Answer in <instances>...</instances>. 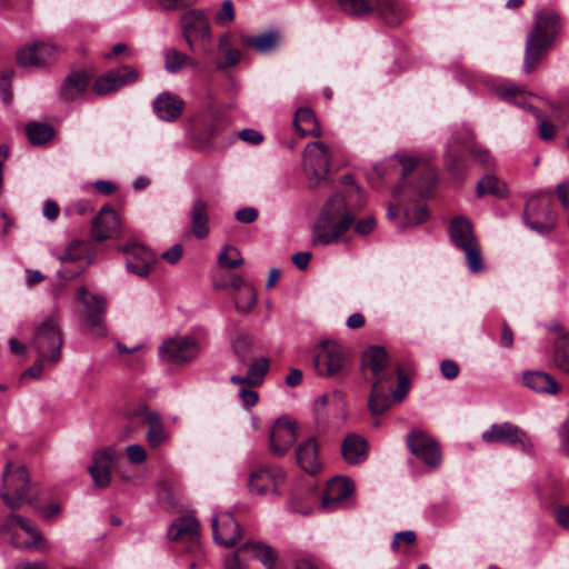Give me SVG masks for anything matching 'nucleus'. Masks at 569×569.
<instances>
[{
  "label": "nucleus",
  "instance_id": "obj_1",
  "mask_svg": "<svg viewBox=\"0 0 569 569\" xmlns=\"http://www.w3.org/2000/svg\"><path fill=\"white\" fill-rule=\"evenodd\" d=\"M365 206V192L353 187L346 194L335 193L323 204L312 231L313 246H328L337 242L355 223Z\"/></svg>",
  "mask_w": 569,
  "mask_h": 569
},
{
  "label": "nucleus",
  "instance_id": "obj_2",
  "mask_svg": "<svg viewBox=\"0 0 569 569\" xmlns=\"http://www.w3.org/2000/svg\"><path fill=\"white\" fill-rule=\"evenodd\" d=\"M561 29L560 14L552 9L535 12V23L525 43L523 71L531 73L547 54Z\"/></svg>",
  "mask_w": 569,
  "mask_h": 569
},
{
  "label": "nucleus",
  "instance_id": "obj_3",
  "mask_svg": "<svg viewBox=\"0 0 569 569\" xmlns=\"http://www.w3.org/2000/svg\"><path fill=\"white\" fill-rule=\"evenodd\" d=\"M461 148L467 149L469 154L480 164L485 167L492 164L489 151L475 142V134L471 129L465 128L462 132L453 133L447 144L446 166L455 177H460L466 170Z\"/></svg>",
  "mask_w": 569,
  "mask_h": 569
},
{
  "label": "nucleus",
  "instance_id": "obj_4",
  "mask_svg": "<svg viewBox=\"0 0 569 569\" xmlns=\"http://www.w3.org/2000/svg\"><path fill=\"white\" fill-rule=\"evenodd\" d=\"M30 479L24 466L8 462L2 472L0 498L10 509H18L31 500L29 498Z\"/></svg>",
  "mask_w": 569,
  "mask_h": 569
},
{
  "label": "nucleus",
  "instance_id": "obj_5",
  "mask_svg": "<svg viewBox=\"0 0 569 569\" xmlns=\"http://www.w3.org/2000/svg\"><path fill=\"white\" fill-rule=\"evenodd\" d=\"M62 346L63 338L59 323L53 317L46 318L37 328L30 348L46 359L47 365L54 366L61 359Z\"/></svg>",
  "mask_w": 569,
  "mask_h": 569
},
{
  "label": "nucleus",
  "instance_id": "obj_6",
  "mask_svg": "<svg viewBox=\"0 0 569 569\" xmlns=\"http://www.w3.org/2000/svg\"><path fill=\"white\" fill-rule=\"evenodd\" d=\"M126 417L129 423L124 430L126 437H130L137 426L146 422L149 426L147 441L150 447L158 448L168 439L161 417L157 411H150L146 406H139L138 408L128 410Z\"/></svg>",
  "mask_w": 569,
  "mask_h": 569
},
{
  "label": "nucleus",
  "instance_id": "obj_7",
  "mask_svg": "<svg viewBox=\"0 0 569 569\" xmlns=\"http://www.w3.org/2000/svg\"><path fill=\"white\" fill-rule=\"evenodd\" d=\"M486 443H501L518 449L525 453H531L533 443L527 432L520 427L510 423H493L481 435Z\"/></svg>",
  "mask_w": 569,
  "mask_h": 569
},
{
  "label": "nucleus",
  "instance_id": "obj_8",
  "mask_svg": "<svg viewBox=\"0 0 569 569\" xmlns=\"http://www.w3.org/2000/svg\"><path fill=\"white\" fill-rule=\"evenodd\" d=\"M556 220L550 194H539L528 200L525 208V221L530 229L541 234L549 233L553 230Z\"/></svg>",
  "mask_w": 569,
  "mask_h": 569
},
{
  "label": "nucleus",
  "instance_id": "obj_9",
  "mask_svg": "<svg viewBox=\"0 0 569 569\" xmlns=\"http://www.w3.org/2000/svg\"><path fill=\"white\" fill-rule=\"evenodd\" d=\"M6 529L12 535V543L18 548L42 549L44 540L38 527L29 519L11 513L4 522Z\"/></svg>",
  "mask_w": 569,
  "mask_h": 569
},
{
  "label": "nucleus",
  "instance_id": "obj_10",
  "mask_svg": "<svg viewBox=\"0 0 569 569\" xmlns=\"http://www.w3.org/2000/svg\"><path fill=\"white\" fill-rule=\"evenodd\" d=\"M286 481V472L278 466H261L249 475L248 486L251 492L267 495L272 492L280 496V487Z\"/></svg>",
  "mask_w": 569,
  "mask_h": 569
},
{
  "label": "nucleus",
  "instance_id": "obj_11",
  "mask_svg": "<svg viewBox=\"0 0 569 569\" xmlns=\"http://www.w3.org/2000/svg\"><path fill=\"white\" fill-rule=\"evenodd\" d=\"M342 347L335 341H323L315 350L313 365L320 376H335L345 366Z\"/></svg>",
  "mask_w": 569,
  "mask_h": 569
},
{
  "label": "nucleus",
  "instance_id": "obj_12",
  "mask_svg": "<svg viewBox=\"0 0 569 569\" xmlns=\"http://www.w3.org/2000/svg\"><path fill=\"white\" fill-rule=\"evenodd\" d=\"M410 452L429 468H438L441 463V451L438 442L420 430H412L407 437Z\"/></svg>",
  "mask_w": 569,
  "mask_h": 569
},
{
  "label": "nucleus",
  "instance_id": "obj_13",
  "mask_svg": "<svg viewBox=\"0 0 569 569\" xmlns=\"http://www.w3.org/2000/svg\"><path fill=\"white\" fill-rule=\"evenodd\" d=\"M180 26L183 39L191 51L196 50V42L211 41L210 24L201 10H189L181 16Z\"/></svg>",
  "mask_w": 569,
  "mask_h": 569
},
{
  "label": "nucleus",
  "instance_id": "obj_14",
  "mask_svg": "<svg viewBox=\"0 0 569 569\" xmlns=\"http://www.w3.org/2000/svg\"><path fill=\"white\" fill-rule=\"evenodd\" d=\"M330 151L321 141H313L306 146L303 164L307 173L317 182L326 180L330 169Z\"/></svg>",
  "mask_w": 569,
  "mask_h": 569
},
{
  "label": "nucleus",
  "instance_id": "obj_15",
  "mask_svg": "<svg viewBox=\"0 0 569 569\" xmlns=\"http://www.w3.org/2000/svg\"><path fill=\"white\" fill-rule=\"evenodd\" d=\"M362 368L370 370L373 382H390L396 375V368H391L386 349L380 346H371L365 351Z\"/></svg>",
  "mask_w": 569,
  "mask_h": 569
},
{
  "label": "nucleus",
  "instance_id": "obj_16",
  "mask_svg": "<svg viewBox=\"0 0 569 569\" xmlns=\"http://www.w3.org/2000/svg\"><path fill=\"white\" fill-rule=\"evenodd\" d=\"M297 440V425L288 417L278 418L269 435V450L276 457H283Z\"/></svg>",
  "mask_w": 569,
  "mask_h": 569
},
{
  "label": "nucleus",
  "instance_id": "obj_17",
  "mask_svg": "<svg viewBox=\"0 0 569 569\" xmlns=\"http://www.w3.org/2000/svg\"><path fill=\"white\" fill-rule=\"evenodd\" d=\"M200 351L198 342L190 337L169 339L159 348L160 357L172 363H186L194 359Z\"/></svg>",
  "mask_w": 569,
  "mask_h": 569
},
{
  "label": "nucleus",
  "instance_id": "obj_18",
  "mask_svg": "<svg viewBox=\"0 0 569 569\" xmlns=\"http://www.w3.org/2000/svg\"><path fill=\"white\" fill-rule=\"evenodd\" d=\"M120 250L129 254L126 261L127 270L142 278L150 273L157 261V257L152 251L138 243L121 247Z\"/></svg>",
  "mask_w": 569,
  "mask_h": 569
},
{
  "label": "nucleus",
  "instance_id": "obj_19",
  "mask_svg": "<svg viewBox=\"0 0 569 569\" xmlns=\"http://www.w3.org/2000/svg\"><path fill=\"white\" fill-rule=\"evenodd\" d=\"M138 78L139 72L136 69L123 66L99 77L93 84V90L97 94H108L126 84L136 82Z\"/></svg>",
  "mask_w": 569,
  "mask_h": 569
},
{
  "label": "nucleus",
  "instance_id": "obj_20",
  "mask_svg": "<svg viewBox=\"0 0 569 569\" xmlns=\"http://www.w3.org/2000/svg\"><path fill=\"white\" fill-rule=\"evenodd\" d=\"M213 539L218 545L231 548L241 537L239 523L233 516L224 512L212 517Z\"/></svg>",
  "mask_w": 569,
  "mask_h": 569
},
{
  "label": "nucleus",
  "instance_id": "obj_21",
  "mask_svg": "<svg viewBox=\"0 0 569 569\" xmlns=\"http://www.w3.org/2000/svg\"><path fill=\"white\" fill-rule=\"evenodd\" d=\"M88 291L84 287L79 288L78 299L86 306L87 323L97 333L103 335L106 328L103 325L106 313V300L101 296H91L86 298Z\"/></svg>",
  "mask_w": 569,
  "mask_h": 569
},
{
  "label": "nucleus",
  "instance_id": "obj_22",
  "mask_svg": "<svg viewBox=\"0 0 569 569\" xmlns=\"http://www.w3.org/2000/svg\"><path fill=\"white\" fill-rule=\"evenodd\" d=\"M120 231V220L111 207H103L92 220L91 236L96 241L116 237Z\"/></svg>",
  "mask_w": 569,
  "mask_h": 569
},
{
  "label": "nucleus",
  "instance_id": "obj_23",
  "mask_svg": "<svg viewBox=\"0 0 569 569\" xmlns=\"http://www.w3.org/2000/svg\"><path fill=\"white\" fill-rule=\"evenodd\" d=\"M353 490V482L348 478L339 477L330 480L322 497V508L329 511L340 508Z\"/></svg>",
  "mask_w": 569,
  "mask_h": 569
},
{
  "label": "nucleus",
  "instance_id": "obj_24",
  "mask_svg": "<svg viewBox=\"0 0 569 569\" xmlns=\"http://www.w3.org/2000/svg\"><path fill=\"white\" fill-rule=\"evenodd\" d=\"M184 101L169 91L161 92L152 102L154 114L162 121L173 122L183 112Z\"/></svg>",
  "mask_w": 569,
  "mask_h": 569
},
{
  "label": "nucleus",
  "instance_id": "obj_25",
  "mask_svg": "<svg viewBox=\"0 0 569 569\" xmlns=\"http://www.w3.org/2000/svg\"><path fill=\"white\" fill-rule=\"evenodd\" d=\"M296 461L309 475H316L321 469L319 445L315 437H310L297 446Z\"/></svg>",
  "mask_w": 569,
  "mask_h": 569
},
{
  "label": "nucleus",
  "instance_id": "obj_26",
  "mask_svg": "<svg viewBox=\"0 0 569 569\" xmlns=\"http://www.w3.org/2000/svg\"><path fill=\"white\" fill-rule=\"evenodd\" d=\"M113 458L114 449L112 448H106L94 453L93 463L89 467V471L97 487L106 488L109 486Z\"/></svg>",
  "mask_w": 569,
  "mask_h": 569
},
{
  "label": "nucleus",
  "instance_id": "obj_27",
  "mask_svg": "<svg viewBox=\"0 0 569 569\" xmlns=\"http://www.w3.org/2000/svg\"><path fill=\"white\" fill-rule=\"evenodd\" d=\"M54 48L47 43H34L21 49L17 61L21 67H42L53 58Z\"/></svg>",
  "mask_w": 569,
  "mask_h": 569
},
{
  "label": "nucleus",
  "instance_id": "obj_28",
  "mask_svg": "<svg viewBox=\"0 0 569 569\" xmlns=\"http://www.w3.org/2000/svg\"><path fill=\"white\" fill-rule=\"evenodd\" d=\"M343 459L350 465H359L367 459L368 442L357 433H349L341 445Z\"/></svg>",
  "mask_w": 569,
  "mask_h": 569
},
{
  "label": "nucleus",
  "instance_id": "obj_29",
  "mask_svg": "<svg viewBox=\"0 0 569 569\" xmlns=\"http://www.w3.org/2000/svg\"><path fill=\"white\" fill-rule=\"evenodd\" d=\"M373 13L386 23L397 26L409 16V9L400 0H379L377 10Z\"/></svg>",
  "mask_w": 569,
  "mask_h": 569
},
{
  "label": "nucleus",
  "instance_id": "obj_30",
  "mask_svg": "<svg viewBox=\"0 0 569 569\" xmlns=\"http://www.w3.org/2000/svg\"><path fill=\"white\" fill-rule=\"evenodd\" d=\"M199 536V521L190 516L176 519L168 529V538L170 540H188L193 541Z\"/></svg>",
  "mask_w": 569,
  "mask_h": 569
},
{
  "label": "nucleus",
  "instance_id": "obj_31",
  "mask_svg": "<svg viewBox=\"0 0 569 569\" xmlns=\"http://www.w3.org/2000/svg\"><path fill=\"white\" fill-rule=\"evenodd\" d=\"M523 383L535 392L557 395L560 385L543 371H528L523 375Z\"/></svg>",
  "mask_w": 569,
  "mask_h": 569
},
{
  "label": "nucleus",
  "instance_id": "obj_32",
  "mask_svg": "<svg viewBox=\"0 0 569 569\" xmlns=\"http://www.w3.org/2000/svg\"><path fill=\"white\" fill-rule=\"evenodd\" d=\"M191 230L197 239L206 238L210 232L208 204L198 198L193 201L190 210Z\"/></svg>",
  "mask_w": 569,
  "mask_h": 569
},
{
  "label": "nucleus",
  "instance_id": "obj_33",
  "mask_svg": "<svg viewBox=\"0 0 569 569\" xmlns=\"http://www.w3.org/2000/svg\"><path fill=\"white\" fill-rule=\"evenodd\" d=\"M449 236L451 241L458 248H463L469 246V243L477 242L471 222L465 217H457L451 220L449 226Z\"/></svg>",
  "mask_w": 569,
  "mask_h": 569
},
{
  "label": "nucleus",
  "instance_id": "obj_34",
  "mask_svg": "<svg viewBox=\"0 0 569 569\" xmlns=\"http://www.w3.org/2000/svg\"><path fill=\"white\" fill-rule=\"evenodd\" d=\"M293 123H295L297 132L301 137H307V136H312L315 138L321 137L320 124H319L313 111L309 108L298 109L295 114Z\"/></svg>",
  "mask_w": 569,
  "mask_h": 569
},
{
  "label": "nucleus",
  "instance_id": "obj_35",
  "mask_svg": "<svg viewBox=\"0 0 569 569\" xmlns=\"http://www.w3.org/2000/svg\"><path fill=\"white\" fill-rule=\"evenodd\" d=\"M385 383L386 382H372L368 398V409L372 416H380L391 407L392 400L387 392Z\"/></svg>",
  "mask_w": 569,
  "mask_h": 569
},
{
  "label": "nucleus",
  "instance_id": "obj_36",
  "mask_svg": "<svg viewBox=\"0 0 569 569\" xmlns=\"http://www.w3.org/2000/svg\"><path fill=\"white\" fill-rule=\"evenodd\" d=\"M89 84V77L84 72H73L67 77L61 88V97L72 101L82 96Z\"/></svg>",
  "mask_w": 569,
  "mask_h": 569
},
{
  "label": "nucleus",
  "instance_id": "obj_37",
  "mask_svg": "<svg viewBox=\"0 0 569 569\" xmlns=\"http://www.w3.org/2000/svg\"><path fill=\"white\" fill-rule=\"evenodd\" d=\"M91 252V243L86 240H72L66 248L64 252L58 258L61 262H89Z\"/></svg>",
  "mask_w": 569,
  "mask_h": 569
},
{
  "label": "nucleus",
  "instance_id": "obj_38",
  "mask_svg": "<svg viewBox=\"0 0 569 569\" xmlns=\"http://www.w3.org/2000/svg\"><path fill=\"white\" fill-rule=\"evenodd\" d=\"M242 42L258 52L267 53L277 47L278 34L274 31H267L257 36H244L242 37Z\"/></svg>",
  "mask_w": 569,
  "mask_h": 569
},
{
  "label": "nucleus",
  "instance_id": "obj_39",
  "mask_svg": "<svg viewBox=\"0 0 569 569\" xmlns=\"http://www.w3.org/2000/svg\"><path fill=\"white\" fill-rule=\"evenodd\" d=\"M186 67L196 68L198 62L177 49L164 51V68L170 73H177Z\"/></svg>",
  "mask_w": 569,
  "mask_h": 569
},
{
  "label": "nucleus",
  "instance_id": "obj_40",
  "mask_svg": "<svg viewBox=\"0 0 569 569\" xmlns=\"http://www.w3.org/2000/svg\"><path fill=\"white\" fill-rule=\"evenodd\" d=\"M340 9L351 16L365 17L377 10L379 0H337Z\"/></svg>",
  "mask_w": 569,
  "mask_h": 569
},
{
  "label": "nucleus",
  "instance_id": "obj_41",
  "mask_svg": "<svg viewBox=\"0 0 569 569\" xmlns=\"http://www.w3.org/2000/svg\"><path fill=\"white\" fill-rule=\"evenodd\" d=\"M26 133L30 143L40 146L47 143L53 137L54 131L47 123L33 121L26 126Z\"/></svg>",
  "mask_w": 569,
  "mask_h": 569
},
{
  "label": "nucleus",
  "instance_id": "obj_42",
  "mask_svg": "<svg viewBox=\"0 0 569 569\" xmlns=\"http://www.w3.org/2000/svg\"><path fill=\"white\" fill-rule=\"evenodd\" d=\"M477 194L482 197L485 194H492L502 198L507 194V187L496 176H485L477 183Z\"/></svg>",
  "mask_w": 569,
  "mask_h": 569
},
{
  "label": "nucleus",
  "instance_id": "obj_43",
  "mask_svg": "<svg viewBox=\"0 0 569 569\" xmlns=\"http://www.w3.org/2000/svg\"><path fill=\"white\" fill-rule=\"evenodd\" d=\"M253 339L250 335L244 332L237 333L232 340V350L241 363H247L251 359V349Z\"/></svg>",
  "mask_w": 569,
  "mask_h": 569
},
{
  "label": "nucleus",
  "instance_id": "obj_44",
  "mask_svg": "<svg viewBox=\"0 0 569 569\" xmlns=\"http://www.w3.org/2000/svg\"><path fill=\"white\" fill-rule=\"evenodd\" d=\"M553 362L557 368L569 373V333L556 342Z\"/></svg>",
  "mask_w": 569,
  "mask_h": 569
},
{
  "label": "nucleus",
  "instance_id": "obj_45",
  "mask_svg": "<svg viewBox=\"0 0 569 569\" xmlns=\"http://www.w3.org/2000/svg\"><path fill=\"white\" fill-rule=\"evenodd\" d=\"M218 263L221 268L234 269L243 263V259L238 248L226 246L219 252Z\"/></svg>",
  "mask_w": 569,
  "mask_h": 569
},
{
  "label": "nucleus",
  "instance_id": "obj_46",
  "mask_svg": "<svg viewBox=\"0 0 569 569\" xmlns=\"http://www.w3.org/2000/svg\"><path fill=\"white\" fill-rule=\"evenodd\" d=\"M269 370V359L259 358L253 361L247 371V379L250 380V387L262 385L263 378Z\"/></svg>",
  "mask_w": 569,
  "mask_h": 569
},
{
  "label": "nucleus",
  "instance_id": "obj_47",
  "mask_svg": "<svg viewBox=\"0 0 569 569\" xmlns=\"http://www.w3.org/2000/svg\"><path fill=\"white\" fill-rule=\"evenodd\" d=\"M460 249L465 252L467 264L471 272L477 273L483 270L481 250L478 241Z\"/></svg>",
  "mask_w": 569,
  "mask_h": 569
},
{
  "label": "nucleus",
  "instance_id": "obj_48",
  "mask_svg": "<svg viewBox=\"0 0 569 569\" xmlns=\"http://www.w3.org/2000/svg\"><path fill=\"white\" fill-rule=\"evenodd\" d=\"M242 549H250L253 556L264 565L266 569H271L276 560L274 551L272 548L261 543H246Z\"/></svg>",
  "mask_w": 569,
  "mask_h": 569
},
{
  "label": "nucleus",
  "instance_id": "obj_49",
  "mask_svg": "<svg viewBox=\"0 0 569 569\" xmlns=\"http://www.w3.org/2000/svg\"><path fill=\"white\" fill-rule=\"evenodd\" d=\"M257 303V295L252 287H246L236 299V308L241 313H248Z\"/></svg>",
  "mask_w": 569,
  "mask_h": 569
},
{
  "label": "nucleus",
  "instance_id": "obj_50",
  "mask_svg": "<svg viewBox=\"0 0 569 569\" xmlns=\"http://www.w3.org/2000/svg\"><path fill=\"white\" fill-rule=\"evenodd\" d=\"M523 93V89L517 84H503L501 86L499 89H498V96L505 100V101H508V102H515V103H519L520 104V101L518 100L519 98H521Z\"/></svg>",
  "mask_w": 569,
  "mask_h": 569
},
{
  "label": "nucleus",
  "instance_id": "obj_51",
  "mask_svg": "<svg viewBox=\"0 0 569 569\" xmlns=\"http://www.w3.org/2000/svg\"><path fill=\"white\" fill-rule=\"evenodd\" d=\"M234 20V8L231 0H224L221 9L216 13L214 21L219 26H224Z\"/></svg>",
  "mask_w": 569,
  "mask_h": 569
},
{
  "label": "nucleus",
  "instance_id": "obj_52",
  "mask_svg": "<svg viewBox=\"0 0 569 569\" xmlns=\"http://www.w3.org/2000/svg\"><path fill=\"white\" fill-rule=\"evenodd\" d=\"M405 214L408 220V224H419L427 220L429 213L427 207L419 206L407 209Z\"/></svg>",
  "mask_w": 569,
  "mask_h": 569
},
{
  "label": "nucleus",
  "instance_id": "obj_53",
  "mask_svg": "<svg viewBox=\"0 0 569 569\" xmlns=\"http://www.w3.org/2000/svg\"><path fill=\"white\" fill-rule=\"evenodd\" d=\"M396 375L398 376V386L396 390L392 391V399L395 401H401L408 390H409V380L408 378L402 373L401 369L399 367L396 368Z\"/></svg>",
  "mask_w": 569,
  "mask_h": 569
},
{
  "label": "nucleus",
  "instance_id": "obj_54",
  "mask_svg": "<svg viewBox=\"0 0 569 569\" xmlns=\"http://www.w3.org/2000/svg\"><path fill=\"white\" fill-rule=\"evenodd\" d=\"M416 539H417L416 532L412 530H405V531L397 532L393 536V539L391 542V548L393 550H398L400 548L401 543L412 546L416 542Z\"/></svg>",
  "mask_w": 569,
  "mask_h": 569
},
{
  "label": "nucleus",
  "instance_id": "obj_55",
  "mask_svg": "<svg viewBox=\"0 0 569 569\" xmlns=\"http://www.w3.org/2000/svg\"><path fill=\"white\" fill-rule=\"evenodd\" d=\"M127 457L130 462L134 465L143 463L147 459V453L141 445H130L126 449Z\"/></svg>",
  "mask_w": 569,
  "mask_h": 569
},
{
  "label": "nucleus",
  "instance_id": "obj_56",
  "mask_svg": "<svg viewBox=\"0 0 569 569\" xmlns=\"http://www.w3.org/2000/svg\"><path fill=\"white\" fill-rule=\"evenodd\" d=\"M13 77V71H7L2 74L0 81L1 97L2 100L9 104L12 100V90H11V79Z\"/></svg>",
  "mask_w": 569,
  "mask_h": 569
},
{
  "label": "nucleus",
  "instance_id": "obj_57",
  "mask_svg": "<svg viewBox=\"0 0 569 569\" xmlns=\"http://www.w3.org/2000/svg\"><path fill=\"white\" fill-rule=\"evenodd\" d=\"M355 226V231L360 236H368L371 233L376 227V219L372 216H368L365 219L359 221H355L352 224Z\"/></svg>",
  "mask_w": 569,
  "mask_h": 569
},
{
  "label": "nucleus",
  "instance_id": "obj_58",
  "mask_svg": "<svg viewBox=\"0 0 569 569\" xmlns=\"http://www.w3.org/2000/svg\"><path fill=\"white\" fill-rule=\"evenodd\" d=\"M440 371L446 379L452 380L459 375V366L453 360L447 359L441 361Z\"/></svg>",
  "mask_w": 569,
  "mask_h": 569
},
{
  "label": "nucleus",
  "instance_id": "obj_59",
  "mask_svg": "<svg viewBox=\"0 0 569 569\" xmlns=\"http://www.w3.org/2000/svg\"><path fill=\"white\" fill-rule=\"evenodd\" d=\"M234 217L241 223H252L258 218V210L252 207H246V208L239 209L236 212Z\"/></svg>",
  "mask_w": 569,
  "mask_h": 569
},
{
  "label": "nucleus",
  "instance_id": "obj_60",
  "mask_svg": "<svg viewBox=\"0 0 569 569\" xmlns=\"http://www.w3.org/2000/svg\"><path fill=\"white\" fill-rule=\"evenodd\" d=\"M241 59V52L238 49H228L226 51L224 61L218 63V69H227L234 67Z\"/></svg>",
  "mask_w": 569,
  "mask_h": 569
},
{
  "label": "nucleus",
  "instance_id": "obj_61",
  "mask_svg": "<svg viewBox=\"0 0 569 569\" xmlns=\"http://www.w3.org/2000/svg\"><path fill=\"white\" fill-rule=\"evenodd\" d=\"M239 138L250 144L257 146L262 142L263 136L256 129L247 128L239 132Z\"/></svg>",
  "mask_w": 569,
  "mask_h": 569
},
{
  "label": "nucleus",
  "instance_id": "obj_62",
  "mask_svg": "<svg viewBox=\"0 0 569 569\" xmlns=\"http://www.w3.org/2000/svg\"><path fill=\"white\" fill-rule=\"evenodd\" d=\"M399 163L401 164V177L405 179L418 166L419 159L413 157H399Z\"/></svg>",
  "mask_w": 569,
  "mask_h": 569
},
{
  "label": "nucleus",
  "instance_id": "obj_63",
  "mask_svg": "<svg viewBox=\"0 0 569 569\" xmlns=\"http://www.w3.org/2000/svg\"><path fill=\"white\" fill-rule=\"evenodd\" d=\"M60 209L56 201L48 199L43 203L42 213L49 221H54L59 216Z\"/></svg>",
  "mask_w": 569,
  "mask_h": 569
},
{
  "label": "nucleus",
  "instance_id": "obj_64",
  "mask_svg": "<svg viewBox=\"0 0 569 569\" xmlns=\"http://www.w3.org/2000/svg\"><path fill=\"white\" fill-rule=\"evenodd\" d=\"M555 519L561 528L569 530V503L555 511Z\"/></svg>",
  "mask_w": 569,
  "mask_h": 569
}]
</instances>
